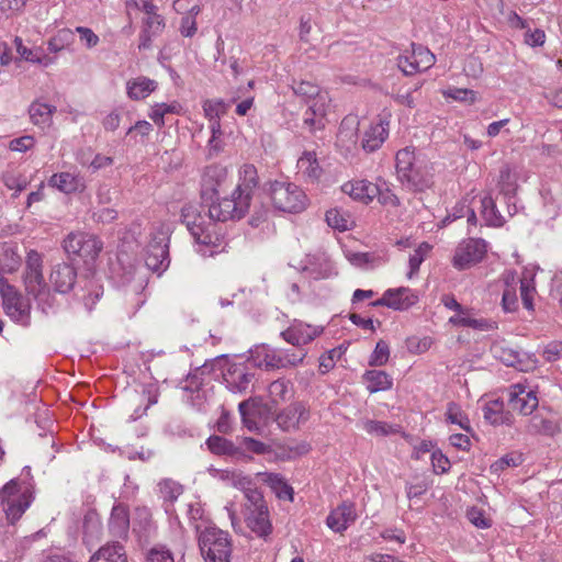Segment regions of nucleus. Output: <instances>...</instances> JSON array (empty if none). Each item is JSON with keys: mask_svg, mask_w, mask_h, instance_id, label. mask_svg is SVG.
Wrapping results in <instances>:
<instances>
[{"mask_svg": "<svg viewBox=\"0 0 562 562\" xmlns=\"http://www.w3.org/2000/svg\"><path fill=\"white\" fill-rule=\"evenodd\" d=\"M222 479L227 481L234 487L240 490L243 494H245L248 488H252L255 486L249 476L237 471H226L222 475Z\"/></svg>", "mask_w": 562, "mask_h": 562, "instance_id": "obj_58", "label": "nucleus"}, {"mask_svg": "<svg viewBox=\"0 0 562 562\" xmlns=\"http://www.w3.org/2000/svg\"><path fill=\"white\" fill-rule=\"evenodd\" d=\"M27 293L36 300L44 313H47L55 305V296L50 293L46 283L40 286L38 291H27Z\"/></svg>", "mask_w": 562, "mask_h": 562, "instance_id": "obj_59", "label": "nucleus"}, {"mask_svg": "<svg viewBox=\"0 0 562 562\" xmlns=\"http://www.w3.org/2000/svg\"><path fill=\"white\" fill-rule=\"evenodd\" d=\"M258 476L261 477L262 482L266 483L280 499L293 501L294 491L290 486L284 477L279 473L272 472H260Z\"/></svg>", "mask_w": 562, "mask_h": 562, "instance_id": "obj_33", "label": "nucleus"}, {"mask_svg": "<svg viewBox=\"0 0 562 562\" xmlns=\"http://www.w3.org/2000/svg\"><path fill=\"white\" fill-rule=\"evenodd\" d=\"M157 87V81L145 76H138L127 80L126 93L131 100L140 101L150 95Z\"/></svg>", "mask_w": 562, "mask_h": 562, "instance_id": "obj_30", "label": "nucleus"}, {"mask_svg": "<svg viewBox=\"0 0 562 562\" xmlns=\"http://www.w3.org/2000/svg\"><path fill=\"white\" fill-rule=\"evenodd\" d=\"M436 61L435 55L425 46L412 44V48L397 57V66L405 76L428 70Z\"/></svg>", "mask_w": 562, "mask_h": 562, "instance_id": "obj_8", "label": "nucleus"}, {"mask_svg": "<svg viewBox=\"0 0 562 562\" xmlns=\"http://www.w3.org/2000/svg\"><path fill=\"white\" fill-rule=\"evenodd\" d=\"M292 89L297 97H301L311 103L319 99L321 95L328 94L327 91L322 90L317 85L306 80L299 82L294 81Z\"/></svg>", "mask_w": 562, "mask_h": 562, "instance_id": "obj_46", "label": "nucleus"}, {"mask_svg": "<svg viewBox=\"0 0 562 562\" xmlns=\"http://www.w3.org/2000/svg\"><path fill=\"white\" fill-rule=\"evenodd\" d=\"M273 206L282 212L299 213L306 206V195L296 184L274 181L269 189Z\"/></svg>", "mask_w": 562, "mask_h": 562, "instance_id": "obj_3", "label": "nucleus"}, {"mask_svg": "<svg viewBox=\"0 0 562 562\" xmlns=\"http://www.w3.org/2000/svg\"><path fill=\"white\" fill-rule=\"evenodd\" d=\"M303 271L314 280L327 279L336 274L333 262L324 252L308 255Z\"/></svg>", "mask_w": 562, "mask_h": 562, "instance_id": "obj_21", "label": "nucleus"}, {"mask_svg": "<svg viewBox=\"0 0 562 562\" xmlns=\"http://www.w3.org/2000/svg\"><path fill=\"white\" fill-rule=\"evenodd\" d=\"M296 167L299 173L311 182L317 181L323 172L315 151H304L299 158Z\"/></svg>", "mask_w": 562, "mask_h": 562, "instance_id": "obj_35", "label": "nucleus"}, {"mask_svg": "<svg viewBox=\"0 0 562 562\" xmlns=\"http://www.w3.org/2000/svg\"><path fill=\"white\" fill-rule=\"evenodd\" d=\"M269 396L276 404L289 400L293 393L292 383L285 379H278L269 385Z\"/></svg>", "mask_w": 562, "mask_h": 562, "instance_id": "obj_48", "label": "nucleus"}, {"mask_svg": "<svg viewBox=\"0 0 562 562\" xmlns=\"http://www.w3.org/2000/svg\"><path fill=\"white\" fill-rule=\"evenodd\" d=\"M449 323L459 327H470L473 329H486L487 322L483 318H474L471 316L470 310L464 308V313H456L449 318Z\"/></svg>", "mask_w": 562, "mask_h": 562, "instance_id": "obj_49", "label": "nucleus"}, {"mask_svg": "<svg viewBox=\"0 0 562 562\" xmlns=\"http://www.w3.org/2000/svg\"><path fill=\"white\" fill-rule=\"evenodd\" d=\"M206 445L210 451L214 454L229 456L236 459L246 458V454L241 451V447H238V445L224 437L211 436L206 440Z\"/></svg>", "mask_w": 562, "mask_h": 562, "instance_id": "obj_34", "label": "nucleus"}, {"mask_svg": "<svg viewBox=\"0 0 562 562\" xmlns=\"http://www.w3.org/2000/svg\"><path fill=\"white\" fill-rule=\"evenodd\" d=\"M306 352L299 353L284 349H272L266 346L259 347L255 352V361L258 367H265L268 370L296 367L303 362Z\"/></svg>", "mask_w": 562, "mask_h": 562, "instance_id": "obj_6", "label": "nucleus"}, {"mask_svg": "<svg viewBox=\"0 0 562 562\" xmlns=\"http://www.w3.org/2000/svg\"><path fill=\"white\" fill-rule=\"evenodd\" d=\"M158 486L161 497L170 503L175 502L183 492L182 486L172 480H164Z\"/></svg>", "mask_w": 562, "mask_h": 562, "instance_id": "obj_61", "label": "nucleus"}, {"mask_svg": "<svg viewBox=\"0 0 562 562\" xmlns=\"http://www.w3.org/2000/svg\"><path fill=\"white\" fill-rule=\"evenodd\" d=\"M182 223L186 225L191 236L194 237L207 224L201 215L199 207L193 204L184 205L181 210Z\"/></svg>", "mask_w": 562, "mask_h": 562, "instance_id": "obj_39", "label": "nucleus"}, {"mask_svg": "<svg viewBox=\"0 0 562 562\" xmlns=\"http://www.w3.org/2000/svg\"><path fill=\"white\" fill-rule=\"evenodd\" d=\"M199 548L206 562H231L232 539L228 532L209 526L199 531Z\"/></svg>", "mask_w": 562, "mask_h": 562, "instance_id": "obj_1", "label": "nucleus"}, {"mask_svg": "<svg viewBox=\"0 0 562 562\" xmlns=\"http://www.w3.org/2000/svg\"><path fill=\"white\" fill-rule=\"evenodd\" d=\"M24 284L26 292L35 290L38 291L40 286L45 284L43 276V257L38 251L33 249L30 250L26 256Z\"/></svg>", "mask_w": 562, "mask_h": 562, "instance_id": "obj_17", "label": "nucleus"}, {"mask_svg": "<svg viewBox=\"0 0 562 562\" xmlns=\"http://www.w3.org/2000/svg\"><path fill=\"white\" fill-rule=\"evenodd\" d=\"M329 104V94H323L319 99L313 101L303 114V127L312 134L324 130Z\"/></svg>", "mask_w": 562, "mask_h": 562, "instance_id": "obj_13", "label": "nucleus"}, {"mask_svg": "<svg viewBox=\"0 0 562 562\" xmlns=\"http://www.w3.org/2000/svg\"><path fill=\"white\" fill-rule=\"evenodd\" d=\"M527 432L531 435H543V436H553L559 431V427L555 422L543 417L541 414L537 413L528 420L526 426Z\"/></svg>", "mask_w": 562, "mask_h": 562, "instance_id": "obj_41", "label": "nucleus"}, {"mask_svg": "<svg viewBox=\"0 0 562 562\" xmlns=\"http://www.w3.org/2000/svg\"><path fill=\"white\" fill-rule=\"evenodd\" d=\"M170 263L168 244L161 239L157 241L151 240L146 250L145 265L146 267L160 274L164 272Z\"/></svg>", "mask_w": 562, "mask_h": 562, "instance_id": "obj_22", "label": "nucleus"}, {"mask_svg": "<svg viewBox=\"0 0 562 562\" xmlns=\"http://www.w3.org/2000/svg\"><path fill=\"white\" fill-rule=\"evenodd\" d=\"M226 387L232 393H246L249 389L254 373H251L246 366L241 363H235L228 367L227 371L223 375Z\"/></svg>", "mask_w": 562, "mask_h": 562, "instance_id": "obj_19", "label": "nucleus"}, {"mask_svg": "<svg viewBox=\"0 0 562 562\" xmlns=\"http://www.w3.org/2000/svg\"><path fill=\"white\" fill-rule=\"evenodd\" d=\"M182 106L177 101L171 103H156L151 106L148 115L157 126L162 127L167 114H180Z\"/></svg>", "mask_w": 562, "mask_h": 562, "instance_id": "obj_44", "label": "nucleus"}, {"mask_svg": "<svg viewBox=\"0 0 562 562\" xmlns=\"http://www.w3.org/2000/svg\"><path fill=\"white\" fill-rule=\"evenodd\" d=\"M76 279V269L66 262L55 265L49 276L50 283L55 288V291L63 294L72 290Z\"/></svg>", "mask_w": 562, "mask_h": 562, "instance_id": "obj_24", "label": "nucleus"}, {"mask_svg": "<svg viewBox=\"0 0 562 562\" xmlns=\"http://www.w3.org/2000/svg\"><path fill=\"white\" fill-rule=\"evenodd\" d=\"M327 224L338 231H347L350 225L349 216L338 209H331L326 212Z\"/></svg>", "mask_w": 562, "mask_h": 562, "instance_id": "obj_62", "label": "nucleus"}, {"mask_svg": "<svg viewBox=\"0 0 562 562\" xmlns=\"http://www.w3.org/2000/svg\"><path fill=\"white\" fill-rule=\"evenodd\" d=\"M86 154V150H81L77 155V160L81 166H88V168H90L93 172L113 165V158L110 156L97 154L94 158L89 162Z\"/></svg>", "mask_w": 562, "mask_h": 562, "instance_id": "obj_56", "label": "nucleus"}, {"mask_svg": "<svg viewBox=\"0 0 562 562\" xmlns=\"http://www.w3.org/2000/svg\"><path fill=\"white\" fill-rule=\"evenodd\" d=\"M519 292L522 305L528 311H533V297L536 294V286L532 277H524L519 279Z\"/></svg>", "mask_w": 562, "mask_h": 562, "instance_id": "obj_53", "label": "nucleus"}, {"mask_svg": "<svg viewBox=\"0 0 562 562\" xmlns=\"http://www.w3.org/2000/svg\"><path fill=\"white\" fill-rule=\"evenodd\" d=\"M395 168L397 178L401 179L402 176H406L407 172H411L412 169L417 165L415 161V151L409 147H405L400 149L396 153L395 157Z\"/></svg>", "mask_w": 562, "mask_h": 562, "instance_id": "obj_47", "label": "nucleus"}, {"mask_svg": "<svg viewBox=\"0 0 562 562\" xmlns=\"http://www.w3.org/2000/svg\"><path fill=\"white\" fill-rule=\"evenodd\" d=\"M446 420L450 424L459 425L465 431L471 430L470 420L468 416L462 412L461 407L454 402H450L447 406Z\"/></svg>", "mask_w": 562, "mask_h": 562, "instance_id": "obj_55", "label": "nucleus"}, {"mask_svg": "<svg viewBox=\"0 0 562 562\" xmlns=\"http://www.w3.org/2000/svg\"><path fill=\"white\" fill-rule=\"evenodd\" d=\"M363 429L374 436H389L398 434L401 427L380 420H367L363 424Z\"/></svg>", "mask_w": 562, "mask_h": 562, "instance_id": "obj_54", "label": "nucleus"}, {"mask_svg": "<svg viewBox=\"0 0 562 562\" xmlns=\"http://www.w3.org/2000/svg\"><path fill=\"white\" fill-rule=\"evenodd\" d=\"M32 492L29 486L18 480H11L0 491V502L7 519L14 524L19 520L32 503Z\"/></svg>", "mask_w": 562, "mask_h": 562, "instance_id": "obj_2", "label": "nucleus"}, {"mask_svg": "<svg viewBox=\"0 0 562 562\" xmlns=\"http://www.w3.org/2000/svg\"><path fill=\"white\" fill-rule=\"evenodd\" d=\"M55 112V105L42 102L40 100L33 101L29 108L31 122L41 130H46L52 126L53 115Z\"/></svg>", "mask_w": 562, "mask_h": 562, "instance_id": "obj_31", "label": "nucleus"}, {"mask_svg": "<svg viewBox=\"0 0 562 562\" xmlns=\"http://www.w3.org/2000/svg\"><path fill=\"white\" fill-rule=\"evenodd\" d=\"M82 540L87 546H94L102 535V521L94 509H89L82 519Z\"/></svg>", "mask_w": 562, "mask_h": 562, "instance_id": "obj_32", "label": "nucleus"}, {"mask_svg": "<svg viewBox=\"0 0 562 562\" xmlns=\"http://www.w3.org/2000/svg\"><path fill=\"white\" fill-rule=\"evenodd\" d=\"M389 358H390L389 344L386 341H384L383 339H380L376 342L375 348L370 356L369 364L375 366V367H381V366H384L389 361Z\"/></svg>", "mask_w": 562, "mask_h": 562, "instance_id": "obj_63", "label": "nucleus"}, {"mask_svg": "<svg viewBox=\"0 0 562 562\" xmlns=\"http://www.w3.org/2000/svg\"><path fill=\"white\" fill-rule=\"evenodd\" d=\"M74 41V32L69 29H63L57 32L47 43V49L52 54H57L68 47Z\"/></svg>", "mask_w": 562, "mask_h": 562, "instance_id": "obj_52", "label": "nucleus"}, {"mask_svg": "<svg viewBox=\"0 0 562 562\" xmlns=\"http://www.w3.org/2000/svg\"><path fill=\"white\" fill-rule=\"evenodd\" d=\"M102 248L103 244L97 236L83 232L70 233L64 240L65 251L85 262L93 261Z\"/></svg>", "mask_w": 562, "mask_h": 562, "instance_id": "obj_7", "label": "nucleus"}, {"mask_svg": "<svg viewBox=\"0 0 562 562\" xmlns=\"http://www.w3.org/2000/svg\"><path fill=\"white\" fill-rule=\"evenodd\" d=\"M487 251V245L481 238H468L456 248L452 266L461 271L470 269L483 260Z\"/></svg>", "mask_w": 562, "mask_h": 562, "instance_id": "obj_9", "label": "nucleus"}, {"mask_svg": "<svg viewBox=\"0 0 562 562\" xmlns=\"http://www.w3.org/2000/svg\"><path fill=\"white\" fill-rule=\"evenodd\" d=\"M357 519L356 506L351 502H342L326 518V525L335 532H344Z\"/></svg>", "mask_w": 562, "mask_h": 562, "instance_id": "obj_18", "label": "nucleus"}, {"mask_svg": "<svg viewBox=\"0 0 562 562\" xmlns=\"http://www.w3.org/2000/svg\"><path fill=\"white\" fill-rule=\"evenodd\" d=\"M48 184L65 194L82 192L86 189L83 178L70 172L54 173L49 178Z\"/></svg>", "mask_w": 562, "mask_h": 562, "instance_id": "obj_27", "label": "nucleus"}, {"mask_svg": "<svg viewBox=\"0 0 562 562\" xmlns=\"http://www.w3.org/2000/svg\"><path fill=\"white\" fill-rule=\"evenodd\" d=\"M391 114L379 115L376 122H372L364 131L361 139V147L366 153L378 150L389 136Z\"/></svg>", "mask_w": 562, "mask_h": 562, "instance_id": "obj_12", "label": "nucleus"}, {"mask_svg": "<svg viewBox=\"0 0 562 562\" xmlns=\"http://www.w3.org/2000/svg\"><path fill=\"white\" fill-rule=\"evenodd\" d=\"M21 266V257L15 248L7 243L0 244V273H13Z\"/></svg>", "mask_w": 562, "mask_h": 562, "instance_id": "obj_42", "label": "nucleus"}, {"mask_svg": "<svg viewBox=\"0 0 562 562\" xmlns=\"http://www.w3.org/2000/svg\"><path fill=\"white\" fill-rule=\"evenodd\" d=\"M244 499L245 502L243 504V515L267 507L262 492L259 491L256 486L246 491L244 494Z\"/></svg>", "mask_w": 562, "mask_h": 562, "instance_id": "obj_50", "label": "nucleus"}, {"mask_svg": "<svg viewBox=\"0 0 562 562\" xmlns=\"http://www.w3.org/2000/svg\"><path fill=\"white\" fill-rule=\"evenodd\" d=\"M481 215L485 224L491 227H502L506 222L490 193L481 199Z\"/></svg>", "mask_w": 562, "mask_h": 562, "instance_id": "obj_38", "label": "nucleus"}, {"mask_svg": "<svg viewBox=\"0 0 562 562\" xmlns=\"http://www.w3.org/2000/svg\"><path fill=\"white\" fill-rule=\"evenodd\" d=\"M508 395L510 407L525 416L531 415L539 405L536 393L519 383L509 387Z\"/></svg>", "mask_w": 562, "mask_h": 562, "instance_id": "obj_14", "label": "nucleus"}, {"mask_svg": "<svg viewBox=\"0 0 562 562\" xmlns=\"http://www.w3.org/2000/svg\"><path fill=\"white\" fill-rule=\"evenodd\" d=\"M359 121L356 115L346 116L339 126L338 138L355 144L357 140Z\"/></svg>", "mask_w": 562, "mask_h": 562, "instance_id": "obj_51", "label": "nucleus"}, {"mask_svg": "<svg viewBox=\"0 0 562 562\" xmlns=\"http://www.w3.org/2000/svg\"><path fill=\"white\" fill-rule=\"evenodd\" d=\"M393 292L390 308L405 311L418 302V295L409 288L389 289Z\"/></svg>", "mask_w": 562, "mask_h": 562, "instance_id": "obj_40", "label": "nucleus"}, {"mask_svg": "<svg viewBox=\"0 0 562 562\" xmlns=\"http://www.w3.org/2000/svg\"><path fill=\"white\" fill-rule=\"evenodd\" d=\"M400 181L408 189L414 191H424L432 186V175L426 166L416 165L411 172L402 176Z\"/></svg>", "mask_w": 562, "mask_h": 562, "instance_id": "obj_29", "label": "nucleus"}, {"mask_svg": "<svg viewBox=\"0 0 562 562\" xmlns=\"http://www.w3.org/2000/svg\"><path fill=\"white\" fill-rule=\"evenodd\" d=\"M493 353L496 359L508 367H514L519 371H530L536 368L537 360L531 356L520 352L519 350L504 345L497 344L493 347Z\"/></svg>", "mask_w": 562, "mask_h": 562, "instance_id": "obj_11", "label": "nucleus"}, {"mask_svg": "<svg viewBox=\"0 0 562 562\" xmlns=\"http://www.w3.org/2000/svg\"><path fill=\"white\" fill-rule=\"evenodd\" d=\"M483 416L492 425L503 424V404L498 401L487 403L483 408Z\"/></svg>", "mask_w": 562, "mask_h": 562, "instance_id": "obj_60", "label": "nucleus"}, {"mask_svg": "<svg viewBox=\"0 0 562 562\" xmlns=\"http://www.w3.org/2000/svg\"><path fill=\"white\" fill-rule=\"evenodd\" d=\"M259 184L257 168L251 164L243 165L238 170V182L234 189L235 194L240 198L245 196L246 201L251 204L254 192Z\"/></svg>", "mask_w": 562, "mask_h": 562, "instance_id": "obj_23", "label": "nucleus"}, {"mask_svg": "<svg viewBox=\"0 0 562 562\" xmlns=\"http://www.w3.org/2000/svg\"><path fill=\"white\" fill-rule=\"evenodd\" d=\"M86 288L88 294L83 295L82 300L85 305L91 310L95 302L103 295V286L94 279L87 281Z\"/></svg>", "mask_w": 562, "mask_h": 562, "instance_id": "obj_64", "label": "nucleus"}, {"mask_svg": "<svg viewBox=\"0 0 562 562\" xmlns=\"http://www.w3.org/2000/svg\"><path fill=\"white\" fill-rule=\"evenodd\" d=\"M323 331L322 327L312 326L303 322L294 321L285 330L281 333L282 338L293 345L302 346L311 342Z\"/></svg>", "mask_w": 562, "mask_h": 562, "instance_id": "obj_15", "label": "nucleus"}, {"mask_svg": "<svg viewBox=\"0 0 562 562\" xmlns=\"http://www.w3.org/2000/svg\"><path fill=\"white\" fill-rule=\"evenodd\" d=\"M344 193L363 203L371 202L379 193V187L368 180H353L342 184Z\"/></svg>", "mask_w": 562, "mask_h": 562, "instance_id": "obj_26", "label": "nucleus"}, {"mask_svg": "<svg viewBox=\"0 0 562 562\" xmlns=\"http://www.w3.org/2000/svg\"><path fill=\"white\" fill-rule=\"evenodd\" d=\"M308 409L301 402H295L280 411L276 416L277 425L285 431L299 428L308 419Z\"/></svg>", "mask_w": 562, "mask_h": 562, "instance_id": "obj_16", "label": "nucleus"}, {"mask_svg": "<svg viewBox=\"0 0 562 562\" xmlns=\"http://www.w3.org/2000/svg\"><path fill=\"white\" fill-rule=\"evenodd\" d=\"M196 244L210 248V251L199 249L203 256H213L224 249V238L216 232V225L214 223H207L203 229H201L194 237Z\"/></svg>", "mask_w": 562, "mask_h": 562, "instance_id": "obj_25", "label": "nucleus"}, {"mask_svg": "<svg viewBox=\"0 0 562 562\" xmlns=\"http://www.w3.org/2000/svg\"><path fill=\"white\" fill-rule=\"evenodd\" d=\"M505 289L502 296V308L505 313L518 311L519 302L517 296V282L514 272L504 274Z\"/></svg>", "mask_w": 562, "mask_h": 562, "instance_id": "obj_37", "label": "nucleus"}, {"mask_svg": "<svg viewBox=\"0 0 562 562\" xmlns=\"http://www.w3.org/2000/svg\"><path fill=\"white\" fill-rule=\"evenodd\" d=\"M238 411H239L244 426L249 431L259 430V426L256 422V415L258 413V408L252 398H248L246 401L240 402L238 405Z\"/></svg>", "mask_w": 562, "mask_h": 562, "instance_id": "obj_45", "label": "nucleus"}, {"mask_svg": "<svg viewBox=\"0 0 562 562\" xmlns=\"http://www.w3.org/2000/svg\"><path fill=\"white\" fill-rule=\"evenodd\" d=\"M209 205V217L214 222H227L243 218L249 211L250 204L245 196L240 198L232 192L231 196H225L213 201Z\"/></svg>", "mask_w": 562, "mask_h": 562, "instance_id": "obj_5", "label": "nucleus"}, {"mask_svg": "<svg viewBox=\"0 0 562 562\" xmlns=\"http://www.w3.org/2000/svg\"><path fill=\"white\" fill-rule=\"evenodd\" d=\"M130 530V510L122 503H116L111 509L108 520V531L112 538L125 540Z\"/></svg>", "mask_w": 562, "mask_h": 562, "instance_id": "obj_20", "label": "nucleus"}, {"mask_svg": "<svg viewBox=\"0 0 562 562\" xmlns=\"http://www.w3.org/2000/svg\"><path fill=\"white\" fill-rule=\"evenodd\" d=\"M430 249L431 246L429 244L422 243L409 256V272L407 273V277L409 279L413 278L418 272L420 265L425 260Z\"/></svg>", "mask_w": 562, "mask_h": 562, "instance_id": "obj_57", "label": "nucleus"}, {"mask_svg": "<svg viewBox=\"0 0 562 562\" xmlns=\"http://www.w3.org/2000/svg\"><path fill=\"white\" fill-rule=\"evenodd\" d=\"M243 516L247 527L258 537L266 538L272 532L268 506Z\"/></svg>", "mask_w": 562, "mask_h": 562, "instance_id": "obj_28", "label": "nucleus"}, {"mask_svg": "<svg viewBox=\"0 0 562 562\" xmlns=\"http://www.w3.org/2000/svg\"><path fill=\"white\" fill-rule=\"evenodd\" d=\"M89 562H127L124 547L119 542H109L101 547Z\"/></svg>", "mask_w": 562, "mask_h": 562, "instance_id": "obj_36", "label": "nucleus"}, {"mask_svg": "<svg viewBox=\"0 0 562 562\" xmlns=\"http://www.w3.org/2000/svg\"><path fill=\"white\" fill-rule=\"evenodd\" d=\"M228 170L221 164L206 166L201 176V196L204 201L212 200L218 194L220 188L226 182Z\"/></svg>", "mask_w": 562, "mask_h": 562, "instance_id": "obj_10", "label": "nucleus"}, {"mask_svg": "<svg viewBox=\"0 0 562 562\" xmlns=\"http://www.w3.org/2000/svg\"><path fill=\"white\" fill-rule=\"evenodd\" d=\"M367 382V390L370 393L390 390L393 385L392 378L384 371L369 370L363 375Z\"/></svg>", "mask_w": 562, "mask_h": 562, "instance_id": "obj_43", "label": "nucleus"}, {"mask_svg": "<svg viewBox=\"0 0 562 562\" xmlns=\"http://www.w3.org/2000/svg\"><path fill=\"white\" fill-rule=\"evenodd\" d=\"M0 295L5 314L15 323L29 325L31 318L29 301L2 277H0Z\"/></svg>", "mask_w": 562, "mask_h": 562, "instance_id": "obj_4", "label": "nucleus"}]
</instances>
